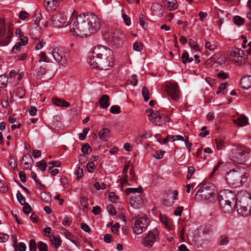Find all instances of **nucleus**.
<instances>
[{"label": "nucleus", "instance_id": "1", "mask_svg": "<svg viewBox=\"0 0 251 251\" xmlns=\"http://www.w3.org/2000/svg\"><path fill=\"white\" fill-rule=\"evenodd\" d=\"M100 20L92 13H83L77 16L70 24V31L76 36L86 37L100 28Z\"/></svg>", "mask_w": 251, "mask_h": 251}, {"label": "nucleus", "instance_id": "2", "mask_svg": "<svg viewBox=\"0 0 251 251\" xmlns=\"http://www.w3.org/2000/svg\"><path fill=\"white\" fill-rule=\"evenodd\" d=\"M113 52L101 45L94 47L89 53L88 62L93 68L100 70H108L114 64Z\"/></svg>", "mask_w": 251, "mask_h": 251}, {"label": "nucleus", "instance_id": "3", "mask_svg": "<svg viewBox=\"0 0 251 251\" xmlns=\"http://www.w3.org/2000/svg\"><path fill=\"white\" fill-rule=\"evenodd\" d=\"M247 177L248 174L246 173V169L242 166H237L226 173V179L228 184L237 187L242 185L243 180Z\"/></svg>", "mask_w": 251, "mask_h": 251}, {"label": "nucleus", "instance_id": "4", "mask_svg": "<svg viewBox=\"0 0 251 251\" xmlns=\"http://www.w3.org/2000/svg\"><path fill=\"white\" fill-rule=\"evenodd\" d=\"M215 189L211 183H205L197 192L195 199L198 201L212 202L215 200Z\"/></svg>", "mask_w": 251, "mask_h": 251}, {"label": "nucleus", "instance_id": "5", "mask_svg": "<svg viewBox=\"0 0 251 251\" xmlns=\"http://www.w3.org/2000/svg\"><path fill=\"white\" fill-rule=\"evenodd\" d=\"M131 222L133 232L140 234L147 229L150 220L145 214H140L137 216H132Z\"/></svg>", "mask_w": 251, "mask_h": 251}, {"label": "nucleus", "instance_id": "6", "mask_svg": "<svg viewBox=\"0 0 251 251\" xmlns=\"http://www.w3.org/2000/svg\"><path fill=\"white\" fill-rule=\"evenodd\" d=\"M54 60L63 66H67L71 59L70 51L63 47H56L51 52Z\"/></svg>", "mask_w": 251, "mask_h": 251}, {"label": "nucleus", "instance_id": "7", "mask_svg": "<svg viewBox=\"0 0 251 251\" xmlns=\"http://www.w3.org/2000/svg\"><path fill=\"white\" fill-rule=\"evenodd\" d=\"M229 56L237 65L245 64L247 61V57L244 53V50L240 49L233 48L228 50Z\"/></svg>", "mask_w": 251, "mask_h": 251}, {"label": "nucleus", "instance_id": "8", "mask_svg": "<svg viewBox=\"0 0 251 251\" xmlns=\"http://www.w3.org/2000/svg\"><path fill=\"white\" fill-rule=\"evenodd\" d=\"M150 114L148 115L149 119L154 125L162 126L165 124L168 117L164 114H160L158 112H154L153 110L150 109Z\"/></svg>", "mask_w": 251, "mask_h": 251}, {"label": "nucleus", "instance_id": "9", "mask_svg": "<svg viewBox=\"0 0 251 251\" xmlns=\"http://www.w3.org/2000/svg\"><path fill=\"white\" fill-rule=\"evenodd\" d=\"M246 152L241 149L235 148L232 150L230 159L234 163L242 164L246 160Z\"/></svg>", "mask_w": 251, "mask_h": 251}, {"label": "nucleus", "instance_id": "10", "mask_svg": "<svg viewBox=\"0 0 251 251\" xmlns=\"http://www.w3.org/2000/svg\"><path fill=\"white\" fill-rule=\"evenodd\" d=\"M165 91L173 100L176 101L179 99L180 91L177 83H170L166 84Z\"/></svg>", "mask_w": 251, "mask_h": 251}, {"label": "nucleus", "instance_id": "11", "mask_svg": "<svg viewBox=\"0 0 251 251\" xmlns=\"http://www.w3.org/2000/svg\"><path fill=\"white\" fill-rule=\"evenodd\" d=\"M159 234V232L157 228H154L152 231H149L143 238V244L145 247L148 248L152 247Z\"/></svg>", "mask_w": 251, "mask_h": 251}, {"label": "nucleus", "instance_id": "12", "mask_svg": "<svg viewBox=\"0 0 251 251\" xmlns=\"http://www.w3.org/2000/svg\"><path fill=\"white\" fill-rule=\"evenodd\" d=\"M66 21V16L60 13L54 14L51 18V24L54 27L60 28L62 27Z\"/></svg>", "mask_w": 251, "mask_h": 251}, {"label": "nucleus", "instance_id": "13", "mask_svg": "<svg viewBox=\"0 0 251 251\" xmlns=\"http://www.w3.org/2000/svg\"><path fill=\"white\" fill-rule=\"evenodd\" d=\"M6 32L5 21L0 17V46H4L9 44L10 39L9 35L4 37Z\"/></svg>", "mask_w": 251, "mask_h": 251}, {"label": "nucleus", "instance_id": "14", "mask_svg": "<svg viewBox=\"0 0 251 251\" xmlns=\"http://www.w3.org/2000/svg\"><path fill=\"white\" fill-rule=\"evenodd\" d=\"M236 203H237L238 206L251 208V197L248 193H245L243 195L239 194L238 195Z\"/></svg>", "mask_w": 251, "mask_h": 251}, {"label": "nucleus", "instance_id": "15", "mask_svg": "<svg viewBox=\"0 0 251 251\" xmlns=\"http://www.w3.org/2000/svg\"><path fill=\"white\" fill-rule=\"evenodd\" d=\"M234 195L229 190H223L220 192L218 195V199L220 203L224 202H229L234 200Z\"/></svg>", "mask_w": 251, "mask_h": 251}, {"label": "nucleus", "instance_id": "16", "mask_svg": "<svg viewBox=\"0 0 251 251\" xmlns=\"http://www.w3.org/2000/svg\"><path fill=\"white\" fill-rule=\"evenodd\" d=\"M143 201L141 195V192L137 193L135 195H131L130 197V204L132 207L137 208L143 204Z\"/></svg>", "mask_w": 251, "mask_h": 251}, {"label": "nucleus", "instance_id": "17", "mask_svg": "<svg viewBox=\"0 0 251 251\" xmlns=\"http://www.w3.org/2000/svg\"><path fill=\"white\" fill-rule=\"evenodd\" d=\"M232 202H224L220 203L222 210L225 213H231L235 209V206L231 204Z\"/></svg>", "mask_w": 251, "mask_h": 251}, {"label": "nucleus", "instance_id": "18", "mask_svg": "<svg viewBox=\"0 0 251 251\" xmlns=\"http://www.w3.org/2000/svg\"><path fill=\"white\" fill-rule=\"evenodd\" d=\"M162 2L168 10H174L178 7V4L176 0H162Z\"/></svg>", "mask_w": 251, "mask_h": 251}, {"label": "nucleus", "instance_id": "19", "mask_svg": "<svg viewBox=\"0 0 251 251\" xmlns=\"http://www.w3.org/2000/svg\"><path fill=\"white\" fill-rule=\"evenodd\" d=\"M241 87L244 89H248L251 87V75L244 76L240 81Z\"/></svg>", "mask_w": 251, "mask_h": 251}, {"label": "nucleus", "instance_id": "20", "mask_svg": "<svg viewBox=\"0 0 251 251\" xmlns=\"http://www.w3.org/2000/svg\"><path fill=\"white\" fill-rule=\"evenodd\" d=\"M234 206L237 208V210L238 213L244 217L248 216L251 215V208L244 207V206H238L237 203L234 204Z\"/></svg>", "mask_w": 251, "mask_h": 251}, {"label": "nucleus", "instance_id": "21", "mask_svg": "<svg viewBox=\"0 0 251 251\" xmlns=\"http://www.w3.org/2000/svg\"><path fill=\"white\" fill-rule=\"evenodd\" d=\"M234 123L239 126H245L249 124L248 118L246 116L241 115L233 120Z\"/></svg>", "mask_w": 251, "mask_h": 251}, {"label": "nucleus", "instance_id": "22", "mask_svg": "<svg viewBox=\"0 0 251 251\" xmlns=\"http://www.w3.org/2000/svg\"><path fill=\"white\" fill-rule=\"evenodd\" d=\"M50 239L52 246L55 249H58L61 246L62 240L59 236L51 235L50 236Z\"/></svg>", "mask_w": 251, "mask_h": 251}, {"label": "nucleus", "instance_id": "23", "mask_svg": "<svg viewBox=\"0 0 251 251\" xmlns=\"http://www.w3.org/2000/svg\"><path fill=\"white\" fill-rule=\"evenodd\" d=\"M109 98L107 95H103L99 99V103L100 107L102 109H105L109 106Z\"/></svg>", "mask_w": 251, "mask_h": 251}, {"label": "nucleus", "instance_id": "24", "mask_svg": "<svg viewBox=\"0 0 251 251\" xmlns=\"http://www.w3.org/2000/svg\"><path fill=\"white\" fill-rule=\"evenodd\" d=\"M23 161H24L23 165L24 169L27 170L28 169H31V163H33V160L32 159L30 155L29 154L24 156L23 158Z\"/></svg>", "mask_w": 251, "mask_h": 251}, {"label": "nucleus", "instance_id": "25", "mask_svg": "<svg viewBox=\"0 0 251 251\" xmlns=\"http://www.w3.org/2000/svg\"><path fill=\"white\" fill-rule=\"evenodd\" d=\"M52 101L53 104L58 106L68 107L70 106V103L60 98H53L52 99Z\"/></svg>", "mask_w": 251, "mask_h": 251}, {"label": "nucleus", "instance_id": "26", "mask_svg": "<svg viewBox=\"0 0 251 251\" xmlns=\"http://www.w3.org/2000/svg\"><path fill=\"white\" fill-rule=\"evenodd\" d=\"M45 5L50 9H55L59 6V0H44Z\"/></svg>", "mask_w": 251, "mask_h": 251}, {"label": "nucleus", "instance_id": "27", "mask_svg": "<svg viewBox=\"0 0 251 251\" xmlns=\"http://www.w3.org/2000/svg\"><path fill=\"white\" fill-rule=\"evenodd\" d=\"M110 130L107 128H103L101 129L99 133L100 139L103 141H106V139L109 137Z\"/></svg>", "mask_w": 251, "mask_h": 251}, {"label": "nucleus", "instance_id": "28", "mask_svg": "<svg viewBox=\"0 0 251 251\" xmlns=\"http://www.w3.org/2000/svg\"><path fill=\"white\" fill-rule=\"evenodd\" d=\"M160 220L161 222L164 224L166 227L169 229H171L172 227V225L171 221L166 216L160 215Z\"/></svg>", "mask_w": 251, "mask_h": 251}, {"label": "nucleus", "instance_id": "29", "mask_svg": "<svg viewBox=\"0 0 251 251\" xmlns=\"http://www.w3.org/2000/svg\"><path fill=\"white\" fill-rule=\"evenodd\" d=\"M215 141L217 150H222L226 147V143L223 139L217 138Z\"/></svg>", "mask_w": 251, "mask_h": 251}, {"label": "nucleus", "instance_id": "30", "mask_svg": "<svg viewBox=\"0 0 251 251\" xmlns=\"http://www.w3.org/2000/svg\"><path fill=\"white\" fill-rule=\"evenodd\" d=\"M178 195V192L176 190L173 191V201H169L168 199L165 200L164 201V204L167 206H171L174 203V201L176 200V196Z\"/></svg>", "mask_w": 251, "mask_h": 251}, {"label": "nucleus", "instance_id": "31", "mask_svg": "<svg viewBox=\"0 0 251 251\" xmlns=\"http://www.w3.org/2000/svg\"><path fill=\"white\" fill-rule=\"evenodd\" d=\"M126 195L131 194V195H135L137 193L142 192V188L141 187L138 188H128L125 190Z\"/></svg>", "mask_w": 251, "mask_h": 251}, {"label": "nucleus", "instance_id": "32", "mask_svg": "<svg viewBox=\"0 0 251 251\" xmlns=\"http://www.w3.org/2000/svg\"><path fill=\"white\" fill-rule=\"evenodd\" d=\"M87 198L84 196H82L80 198V203L84 211L87 210L88 203Z\"/></svg>", "mask_w": 251, "mask_h": 251}, {"label": "nucleus", "instance_id": "33", "mask_svg": "<svg viewBox=\"0 0 251 251\" xmlns=\"http://www.w3.org/2000/svg\"><path fill=\"white\" fill-rule=\"evenodd\" d=\"M204 47L206 49L211 51H213L217 49V45L213 42L207 41L205 43Z\"/></svg>", "mask_w": 251, "mask_h": 251}, {"label": "nucleus", "instance_id": "34", "mask_svg": "<svg viewBox=\"0 0 251 251\" xmlns=\"http://www.w3.org/2000/svg\"><path fill=\"white\" fill-rule=\"evenodd\" d=\"M142 96L144 98L145 101H147L150 99V91L149 89L146 87L144 86L142 90Z\"/></svg>", "mask_w": 251, "mask_h": 251}, {"label": "nucleus", "instance_id": "35", "mask_svg": "<svg viewBox=\"0 0 251 251\" xmlns=\"http://www.w3.org/2000/svg\"><path fill=\"white\" fill-rule=\"evenodd\" d=\"M36 166L38 167L41 171H45L47 166V162L44 159H43L37 163Z\"/></svg>", "mask_w": 251, "mask_h": 251}, {"label": "nucleus", "instance_id": "36", "mask_svg": "<svg viewBox=\"0 0 251 251\" xmlns=\"http://www.w3.org/2000/svg\"><path fill=\"white\" fill-rule=\"evenodd\" d=\"M41 198L45 203H49L51 201L50 196L45 192H43L41 193Z\"/></svg>", "mask_w": 251, "mask_h": 251}, {"label": "nucleus", "instance_id": "37", "mask_svg": "<svg viewBox=\"0 0 251 251\" xmlns=\"http://www.w3.org/2000/svg\"><path fill=\"white\" fill-rule=\"evenodd\" d=\"M233 22L236 25H241L244 23V20L240 16H235L233 19Z\"/></svg>", "mask_w": 251, "mask_h": 251}, {"label": "nucleus", "instance_id": "38", "mask_svg": "<svg viewBox=\"0 0 251 251\" xmlns=\"http://www.w3.org/2000/svg\"><path fill=\"white\" fill-rule=\"evenodd\" d=\"M38 248L40 251H48V250L47 245L42 241L38 243Z\"/></svg>", "mask_w": 251, "mask_h": 251}, {"label": "nucleus", "instance_id": "39", "mask_svg": "<svg viewBox=\"0 0 251 251\" xmlns=\"http://www.w3.org/2000/svg\"><path fill=\"white\" fill-rule=\"evenodd\" d=\"M219 242H220V245H225L227 244L229 241H228V237L226 235H221L219 239Z\"/></svg>", "mask_w": 251, "mask_h": 251}, {"label": "nucleus", "instance_id": "40", "mask_svg": "<svg viewBox=\"0 0 251 251\" xmlns=\"http://www.w3.org/2000/svg\"><path fill=\"white\" fill-rule=\"evenodd\" d=\"M16 94L17 96L22 99L25 95V90L23 87H18L16 90Z\"/></svg>", "mask_w": 251, "mask_h": 251}, {"label": "nucleus", "instance_id": "41", "mask_svg": "<svg viewBox=\"0 0 251 251\" xmlns=\"http://www.w3.org/2000/svg\"><path fill=\"white\" fill-rule=\"evenodd\" d=\"M22 46L21 43H17L13 47L12 52L14 53H17L20 52L21 50Z\"/></svg>", "mask_w": 251, "mask_h": 251}, {"label": "nucleus", "instance_id": "42", "mask_svg": "<svg viewBox=\"0 0 251 251\" xmlns=\"http://www.w3.org/2000/svg\"><path fill=\"white\" fill-rule=\"evenodd\" d=\"M89 131V128H85L83 129L82 132L79 134L78 138L80 140H84L85 138L86 135L88 134Z\"/></svg>", "mask_w": 251, "mask_h": 251}, {"label": "nucleus", "instance_id": "43", "mask_svg": "<svg viewBox=\"0 0 251 251\" xmlns=\"http://www.w3.org/2000/svg\"><path fill=\"white\" fill-rule=\"evenodd\" d=\"M81 151L84 154H89L91 151V149L89 144L84 145L81 148Z\"/></svg>", "mask_w": 251, "mask_h": 251}, {"label": "nucleus", "instance_id": "44", "mask_svg": "<svg viewBox=\"0 0 251 251\" xmlns=\"http://www.w3.org/2000/svg\"><path fill=\"white\" fill-rule=\"evenodd\" d=\"M86 167L88 171L92 173L94 172L95 164L93 161H91L87 164Z\"/></svg>", "mask_w": 251, "mask_h": 251}, {"label": "nucleus", "instance_id": "45", "mask_svg": "<svg viewBox=\"0 0 251 251\" xmlns=\"http://www.w3.org/2000/svg\"><path fill=\"white\" fill-rule=\"evenodd\" d=\"M29 248L30 251H36L37 249V245L34 240H30L29 241Z\"/></svg>", "mask_w": 251, "mask_h": 251}, {"label": "nucleus", "instance_id": "46", "mask_svg": "<svg viewBox=\"0 0 251 251\" xmlns=\"http://www.w3.org/2000/svg\"><path fill=\"white\" fill-rule=\"evenodd\" d=\"M16 196L20 203L21 205H25V201L22 194L20 192H18L16 194Z\"/></svg>", "mask_w": 251, "mask_h": 251}, {"label": "nucleus", "instance_id": "47", "mask_svg": "<svg viewBox=\"0 0 251 251\" xmlns=\"http://www.w3.org/2000/svg\"><path fill=\"white\" fill-rule=\"evenodd\" d=\"M110 111L113 114H119L121 112L120 107L118 105H113L110 107Z\"/></svg>", "mask_w": 251, "mask_h": 251}, {"label": "nucleus", "instance_id": "48", "mask_svg": "<svg viewBox=\"0 0 251 251\" xmlns=\"http://www.w3.org/2000/svg\"><path fill=\"white\" fill-rule=\"evenodd\" d=\"M189 44L191 48L195 50H199V46H198L197 42L192 39H190L189 41Z\"/></svg>", "mask_w": 251, "mask_h": 251}, {"label": "nucleus", "instance_id": "49", "mask_svg": "<svg viewBox=\"0 0 251 251\" xmlns=\"http://www.w3.org/2000/svg\"><path fill=\"white\" fill-rule=\"evenodd\" d=\"M7 78L5 75L0 76V86L1 87H5L7 85Z\"/></svg>", "mask_w": 251, "mask_h": 251}, {"label": "nucleus", "instance_id": "50", "mask_svg": "<svg viewBox=\"0 0 251 251\" xmlns=\"http://www.w3.org/2000/svg\"><path fill=\"white\" fill-rule=\"evenodd\" d=\"M133 49L137 51H140L143 50V44L141 43L136 42L133 44Z\"/></svg>", "mask_w": 251, "mask_h": 251}, {"label": "nucleus", "instance_id": "51", "mask_svg": "<svg viewBox=\"0 0 251 251\" xmlns=\"http://www.w3.org/2000/svg\"><path fill=\"white\" fill-rule=\"evenodd\" d=\"M29 16V14L25 11H22L19 15V18L21 20H24L27 19Z\"/></svg>", "mask_w": 251, "mask_h": 251}, {"label": "nucleus", "instance_id": "52", "mask_svg": "<svg viewBox=\"0 0 251 251\" xmlns=\"http://www.w3.org/2000/svg\"><path fill=\"white\" fill-rule=\"evenodd\" d=\"M164 153L165 151H156L153 154V157L156 159H161L163 157Z\"/></svg>", "mask_w": 251, "mask_h": 251}, {"label": "nucleus", "instance_id": "53", "mask_svg": "<svg viewBox=\"0 0 251 251\" xmlns=\"http://www.w3.org/2000/svg\"><path fill=\"white\" fill-rule=\"evenodd\" d=\"M108 198L109 200L112 202H116L118 199L117 197L113 192H111L109 193Z\"/></svg>", "mask_w": 251, "mask_h": 251}, {"label": "nucleus", "instance_id": "54", "mask_svg": "<svg viewBox=\"0 0 251 251\" xmlns=\"http://www.w3.org/2000/svg\"><path fill=\"white\" fill-rule=\"evenodd\" d=\"M7 25L8 26V35L7 36L9 35V38H10L11 35L12 34V30L13 26L14 25H13V24L12 23V22H11L10 21H9L8 22H7Z\"/></svg>", "mask_w": 251, "mask_h": 251}, {"label": "nucleus", "instance_id": "55", "mask_svg": "<svg viewBox=\"0 0 251 251\" xmlns=\"http://www.w3.org/2000/svg\"><path fill=\"white\" fill-rule=\"evenodd\" d=\"M195 169L193 166H190L188 168V174L187 176V178L188 179H190L191 178L192 175L195 173Z\"/></svg>", "mask_w": 251, "mask_h": 251}, {"label": "nucleus", "instance_id": "56", "mask_svg": "<svg viewBox=\"0 0 251 251\" xmlns=\"http://www.w3.org/2000/svg\"><path fill=\"white\" fill-rule=\"evenodd\" d=\"M120 227V224L118 223H115L111 227V230L115 234L118 235L119 233L118 228Z\"/></svg>", "mask_w": 251, "mask_h": 251}, {"label": "nucleus", "instance_id": "57", "mask_svg": "<svg viewBox=\"0 0 251 251\" xmlns=\"http://www.w3.org/2000/svg\"><path fill=\"white\" fill-rule=\"evenodd\" d=\"M75 174L76 175L77 179L82 177L83 176V169L80 167H77L75 171Z\"/></svg>", "mask_w": 251, "mask_h": 251}, {"label": "nucleus", "instance_id": "58", "mask_svg": "<svg viewBox=\"0 0 251 251\" xmlns=\"http://www.w3.org/2000/svg\"><path fill=\"white\" fill-rule=\"evenodd\" d=\"M206 127L204 126L201 128V132L199 134V136L201 137H205L206 135L209 134V132L206 130Z\"/></svg>", "mask_w": 251, "mask_h": 251}, {"label": "nucleus", "instance_id": "59", "mask_svg": "<svg viewBox=\"0 0 251 251\" xmlns=\"http://www.w3.org/2000/svg\"><path fill=\"white\" fill-rule=\"evenodd\" d=\"M189 54L186 51H185L183 52L182 55V62L183 64H185L187 62V61L189 60Z\"/></svg>", "mask_w": 251, "mask_h": 251}, {"label": "nucleus", "instance_id": "60", "mask_svg": "<svg viewBox=\"0 0 251 251\" xmlns=\"http://www.w3.org/2000/svg\"><path fill=\"white\" fill-rule=\"evenodd\" d=\"M130 84L136 86L137 83V76L135 75H132L131 78L129 79Z\"/></svg>", "mask_w": 251, "mask_h": 251}, {"label": "nucleus", "instance_id": "61", "mask_svg": "<svg viewBox=\"0 0 251 251\" xmlns=\"http://www.w3.org/2000/svg\"><path fill=\"white\" fill-rule=\"evenodd\" d=\"M19 38L20 42H19V43H21L22 45L25 46L27 44L28 39V38L26 36L23 35L21 37H19Z\"/></svg>", "mask_w": 251, "mask_h": 251}, {"label": "nucleus", "instance_id": "62", "mask_svg": "<svg viewBox=\"0 0 251 251\" xmlns=\"http://www.w3.org/2000/svg\"><path fill=\"white\" fill-rule=\"evenodd\" d=\"M60 163L57 161H51L49 163V169L51 170L54 167H59Z\"/></svg>", "mask_w": 251, "mask_h": 251}, {"label": "nucleus", "instance_id": "63", "mask_svg": "<svg viewBox=\"0 0 251 251\" xmlns=\"http://www.w3.org/2000/svg\"><path fill=\"white\" fill-rule=\"evenodd\" d=\"M146 134H144L143 135H138L135 138V142L137 144H140L141 142L142 139L146 137Z\"/></svg>", "mask_w": 251, "mask_h": 251}, {"label": "nucleus", "instance_id": "64", "mask_svg": "<svg viewBox=\"0 0 251 251\" xmlns=\"http://www.w3.org/2000/svg\"><path fill=\"white\" fill-rule=\"evenodd\" d=\"M101 211V209L100 206H95L93 207V213L95 215H97L99 214Z\"/></svg>", "mask_w": 251, "mask_h": 251}]
</instances>
